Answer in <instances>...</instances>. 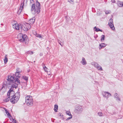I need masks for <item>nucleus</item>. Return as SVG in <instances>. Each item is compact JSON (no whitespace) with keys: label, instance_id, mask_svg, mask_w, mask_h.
<instances>
[{"label":"nucleus","instance_id":"1","mask_svg":"<svg viewBox=\"0 0 123 123\" xmlns=\"http://www.w3.org/2000/svg\"><path fill=\"white\" fill-rule=\"evenodd\" d=\"M6 83L8 88H15L16 89L20 84V81L18 78H16L14 75H11L8 76Z\"/></svg>","mask_w":123,"mask_h":123},{"label":"nucleus","instance_id":"15","mask_svg":"<svg viewBox=\"0 0 123 123\" xmlns=\"http://www.w3.org/2000/svg\"><path fill=\"white\" fill-rule=\"evenodd\" d=\"M33 33L34 35L36 37L40 38H43L42 36L41 35L37 33L36 31H34L33 32Z\"/></svg>","mask_w":123,"mask_h":123},{"label":"nucleus","instance_id":"11","mask_svg":"<svg viewBox=\"0 0 123 123\" xmlns=\"http://www.w3.org/2000/svg\"><path fill=\"white\" fill-rule=\"evenodd\" d=\"M7 86V87L6 83V84H3V85L2 87L0 90V92H5L6 91Z\"/></svg>","mask_w":123,"mask_h":123},{"label":"nucleus","instance_id":"42","mask_svg":"<svg viewBox=\"0 0 123 123\" xmlns=\"http://www.w3.org/2000/svg\"><path fill=\"white\" fill-rule=\"evenodd\" d=\"M58 42L59 43L61 46H62V45L61 44V41H60V40H58Z\"/></svg>","mask_w":123,"mask_h":123},{"label":"nucleus","instance_id":"39","mask_svg":"<svg viewBox=\"0 0 123 123\" xmlns=\"http://www.w3.org/2000/svg\"><path fill=\"white\" fill-rule=\"evenodd\" d=\"M111 13V11H107L105 12V13L106 14H108Z\"/></svg>","mask_w":123,"mask_h":123},{"label":"nucleus","instance_id":"14","mask_svg":"<svg viewBox=\"0 0 123 123\" xmlns=\"http://www.w3.org/2000/svg\"><path fill=\"white\" fill-rule=\"evenodd\" d=\"M82 111V107L79 105H77V113H81Z\"/></svg>","mask_w":123,"mask_h":123},{"label":"nucleus","instance_id":"22","mask_svg":"<svg viewBox=\"0 0 123 123\" xmlns=\"http://www.w3.org/2000/svg\"><path fill=\"white\" fill-rule=\"evenodd\" d=\"M23 7L20 6L17 12L18 14H19L21 12Z\"/></svg>","mask_w":123,"mask_h":123},{"label":"nucleus","instance_id":"20","mask_svg":"<svg viewBox=\"0 0 123 123\" xmlns=\"http://www.w3.org/2000/svg\"><path fill=\"white\" fill-rule=\"evenodd\" d=\"M117 5L120 7H123V2L118 1L117 2Z\"/></svg>","mask_w":123,"mask_h":123},{"label":"nucleus","instance_id":"8","mask_svg":"<svg viewBox=\"0 0 123 123\" xmlns=\"http://www.w3.org/2000/svg\"><path fill=\"white\" fill-rule=\"evenodd\" d=\"M102 94L104 97L107 99L111 96L110 93L108 92H102Z\"/></svg>","mask_w":123,"mask_h":123},{"label":"nucleus","instance_id":"19","mask_svg":"<svg viewBox=\"0 0 123 123\" xmlns=\"http://www.w3.org/2000/svg\"><path fill=\"white\" fill-rule=\"evenodd\" d=\"M20 96V93L19 92H18L15 93V98H18L19 99V98Z\"/></svg>","mask_w":123,"mask_h":123},{"label":"nucleus","instance_id":"17","mask_svg":"<svg viewBox=\"0 0 123 123\" xmlns=\"http://www.w3.org/2000/svg\"><path fill=\"white\" fill-rule=\"evenodd\" d=\"M35 21V19L34 18H31L28 21V22L30 25L33 24Z\"/></svg>","mask_w":123,"mask_h":123},{"label":"nucleus","instance_id":"31","mask_svg":"<svg viewBox=\"0 0 123 123\" xmlns=\"http://www.w3.org/2000/svg\"><path fill=\"white\" fill-rule=\"evenodd\" d=\"M66 113L67 115L69 116H72L70 111H66Z\"/></svg>","mask_w":123,"mask_h":123},{"label":"nucleus","instance_id":"5","mask_svg":"<svg viewBox=\"0 0 123 123\" xmlns=\"http://www.w3.org/2000/svg\"><path fill=\"white\" fill-rule=\"evenodd\" d=\"M20 27L21 30L27 31L29 30L31 28V25L29 23L24 22L23 25H20Z\"/></svg>","mask_w":123,"mask_h":123},{"label":"nucleus","instance_id":"27","mask_svg":"<svg viewBox=\"0 0 123 123\" xmlns=\"http://www.w3.org/2000/svg\"><path fill=\"white\" fill-rule=\"evenodd\" d=\"M43 66L45 71V72H47L48 71V68L45 66V65L44 64H43Z\"/></svg>","mask_w":123,"mask_h":123},{"label":"nucleus","instance_id":"28","mask_svg":"<svg viewBox=\"0 0 123 123\" xmlns=\"http://www.w3.org/2000/svg\"><path fill=\"white\" fill-rule=\"evenodd\" d=\"M105 36L104 35H102L101 37V41H104L105 40Z\"/></svg>","mask_w":123,"mask_h":123},{"label":"nucleus","instance_id":"2","mask_svg":"<svg viewBox=\"0 0 123 123\" xmlns=\"http://www.w3.org/2000/svg\"><path fill=\"white\" fill-rule=\"evenodd\" d=\"M30 2L31 4H32L31 10L32 13L35 14L36 13L38 14L40 12V4L39 2L37 1H36L35 5L33 0H31Z\"/></svg>","mask_w":123,"mask_h":123},{"label":"nucleus","instance_id":"18","mask_svg":"<svg viewBox=\"0 0 123 123\" xmlns=\"http://www.w3.org/2000/svg\"><path fill=\"white\" fill-rule=\"evenodd\" d=\"M114 96L116 98V100L117 101H120V99L119 97L118 94L117 93H115L114 94Z\"/></svg>","mask_w":123,"mask_h":123},{"label":"nucleus","instance_id":"41","mask_svg":"<svg viewBox=\"0 0 123 123\" xmlns=\"http://www.w3.org/2000/svg\"><path fill=\"white\" fill-rule=\"evenodd\" d=\"M111 2L112 3H116V1L115 0H111Z\"/></svg>","mask_w":123,"mask_h":123},{"label":"nucleus","instance_id":"30","mask_svg":"<svg viewBox=\"0 0 123 123\" xmlns=\"http://www.w3.org/2000/svg\"><path fill=\"white\" fill-rule=\"evenodd\" d=\"M10 98H10L9 96H7V98L5 99L4 101L5 102H6L8 101L10 99Z\"/></svg>","mask_w":123,"mask_h":123},{"label":"nucleus","instance_id":"6","mask_svg":"<svg viewBox=\"0 0 123 123\" xmlns=\"http://www.w3.org/2000/svg\"><path fill=\"white\" fill-rule=\"evenodd\" d=\"M14 88H9L10 89L7 93V95L9 96L10 98H11L13 97H15V92L13 91Z\"/></svg>","mask_w":123,"mask_h":123},{"label":"nucleus","instance_id":"7","mask_svg":"<svg viewBox=\"0 0 123 123\" xmlns=\"http://www.w3.org/2000/svg\"><path fill=\"white\" fill-rule=\"evenodd\" d=\"M91 64L93 66H94L95 68H97L100 71L103 70L102 67L100 65L98 64L97 63L95 62H92Z\"/></svg>","mask_w":123,"mask_h":123},{"label":"nucleus","instance_id":"23","mask_svg":"<svg viewBox=\"0 0 123 123\" xmlns=\"http://www.w3.org/2000/svg\"><path fill=\"white\" fill-rule=\"evenodd\" d=\"M4 63H7L8 61V59L7 58V56L6 55L5 56V58L4 59Z\"/></svg>","mask_w":123,"mask_h":123},{"label":"nucleus","instance_id":"25","mask_svg":"<svg viewBox=\"0 0 123 123\" xmlns=\"http://www.w3.org/2000/svg\"><path fill=\"white\" fill-rule=\"evenodd\" d=\"M94 30L97 32H98V31H102L99 28L96 27V26H95L94 27Z\"/></svg>","mask_w":123,"mask_h":123},{"label":"nucleus","instance_id":"9","mask_svg":"<svg viewBox=\"0 0 123 123\" xmlns=\"http://www.w3.org/2000/svg\"><path fill=\"white\" fill-rule=\"evenodd\" d=\"M109 25L112 29L113 30L115 29V28L113 24V20L111 19H110L109 20Z\"/></svg>","mask_w":123,"mask_h":123},{"label":"nucleus","instance_id":"3","mask_svg":"<svg viewBox=\"0 0 123 123\" xmlns=\"http://www.w3.org/2000/svg\"><path fill=\"white\" fill-rule=\"evenodd\" d=\"M18 38L20 42H23L26 44H28V40L26 35H23L22 33L19 34L18 35Z\"/></svg>","mask_w":123,"mask_h":123},{"label":"nucleus","instance_id":"12","mask_svg":"<svg viewBox=\"0 0 123 123\" xmlns=\"http://www.w3.org/2000/svg\"><path fill=\"white\" fill-rule=\"evenodd\" d=\"M18 100V98H17L14 97H12L10 98V101L13 104L16 103Z\"/></svg>","mask_w":123,"mask_h":123},{"label":"nucleus","instance_id":"10","mask_svg":"<svg viewBox=\"0 0 123 123\" xmlns=\"http://www.w3.org/2000/svg\"><path fill=\"white\" fill-rule=\"evenodd\" d=\"M19 25L18 24H15L14 25H13V27L14 29L17 30H21V28H20V25Z\"/></svg>","mask_w":123,"mask_h":123},{"label":"nucleus","instance_id":"43","mask_svg":"<svg viewBox=\"0 0 123 123\" xmlns=\"http://www.w3.org/2000/svg\"><path fill=\"white\" fill-rule=\"evenodd\" d=\"M72 0H68V1L69 2H70Z\"/></svg>","mask_w":123,"mask_h":123},{"label":"nucleus","instance_id":"13","mask_svg":"<svg viewBox=\"0 0 123 123\" xmlns=\"http://www.w3.org/2000/svg\"><path fill=\"white\" fill-rule=\"evenodd\" d=\"M27 0H22L20 6L22 7L26 6L27 4Z\"/></svg>","mask_w":123,"mask_h":123},{"label":"nucleus","instance_id":"21","mask_svg":"<svg viewBox=\"0 0 123 123\" xmlns=\"http://www.w3.org/2000/svg\"><path fill=\"white\" fill-rule=\"evenodd\" d=\"M106 45V44L104 43H101L99 44V46L100 47H99V49H101L102 48H104Z\"/></svg>","mask_w":123,"mask_h":123},{"label":"nucleus","instance_id":"33","mask_svg":"<svg viewBox=\"0 0 123 123\" xmlns=\"http://www.w3.org/2000/svg\"><path fill=\"white\" fill-rule=\"evenodd\" d=\"M33 52L32 51H28L26 52V54H30L31 55L32 54H33Z\"/></svg>","mask_w":123,"mask_h":123},{"label":"nucleus","instance_id":"34","mask_svg":"<svg viewBox=\"0 0 123 123\" xmlns=\"http://www.w3.org/2000/svg\"><path fill=\"white\" fill-rule=\"evenodd\" d=\"M23 79L25 80L26 81L28 80V78L27 77L25 76H23Z\"/></svg>","mask_w":123,"mask_h":123},{"label":"nucleus","instance_id":"32","mask_svg":"<svg viewBox=\"0 0 123 123\" xmlns=\"http://www.w3.org/2000/svg\"><path fill=\"white\" fill-rule=\"evenodd\" d=\"M6 114L7 116V117L9 118L10 120H11V118H12V117L9 113L8 112L6 113Z\"/></svg>","mask_w":123,"mask_h":123},{"label":"nucleus","instance_id":"29","mask_svg":"<svg viewBox=\"0 0 123 123\" xmlns=\"http://www.w3.org/2000/svg\"><path fill=\"white\" fill-rule=\"evenodd\" d=\"M20 72H16L15 73V76L17 77H19L20 76L19 73Z\"/></svg>","mask_w":123,"mask_h":123},{"label":"nucleus","instance_id":"37","mask_svg":"<svg viewBox=\"0 0 123 123\" xmlns=\"http://www.w3.org/2000/svg\"><path fill=\"white\" fill-rule=\"evenodd\" d=\"M70 117H68L66 119V121H68L69 120L71 119L72 118V116H70Z\"/></svg>","mask_w":123,"mask_h":123},{"label":"nucleus","instance_id":"38","mask_svg":"<svg viewBox=\"0 0 123 123\" xmlns=\"http://www.w3.org/2000/svg\"><path fill=\"white\" fill-rule=\"evenodd\" d=\"M21 72V71L19 68H17V72Z\"/></svg>","mask_w":123,"mask_h":123},{"label":"nucleus","instance_id":"40","mask_svg":"<svg viewBox=\"0 0 123 123\" xmlns=\"http://www.w3.org/2000/svg\"><path fill=\"white\" fill-rule=\"evenodd\" d=\"M4 110H5V112H6V114L9 112L6 109V108H4Z\"/></svg>","mask_w":123,"mask_h":123},{"label":"nucleus","instance_id":"26","mask_svg":"<svg viewBox=\"0 0 123 123\" xmlns=\"http://www.w3.org/2000/svg\"><path fill=\"white\" fill-rule=\"evenodd\" d=\"M12 122L13 123H18V122L15 119H13L12 117L11 118V120Z\"/></svg>","mask_w":123,"mask_h":123},{"label":"nucleus","instance_id":"35","mask_svg":"<svg viewBox=\"0 0 123 123\" xmlns=\"http://www.w3.org/2000/svg\"><path fill=\"white\" fill-rule=\"evenodd\" d=\"M58 115L59 116V117H60L61 118H62V119H63V114H62V113H60L59 114H58Z\"/></svg>","mask_w":123,"mask_h":123},{"label":"nucleus","instance_id":"16","mask_svg":"<svg viewBox=\"0 0 123 123\" xmlns=\"http://www.w3.org/2000/svg\"><path fill=\"white\" fill-rule=\"evenodd\" d=\"M80 63L83 65H86L87 64V62L85 60V58L82 57V60L80 62Z\"/></svg>","mask_w":123,"mask_h":123},{"label":"nucleus","instance_id":"44","mask_svg":"<svg viewBox=\"0 0 123 123\" xmlns=\"http://www.w3.org/2000/svg\"><path fill=\"white\" fill-rule=\"evenodd\" d=\"M42 53H40V55L42 56Z\"/></svg>","mask_w":123,"mask_h":123},{"label":"nucleus","instance_id":"24","mask_svg":"<svg viewBox=\"0 0 123 123\" xmlns=\"http://www.w3.org/2000/svg\"><path fill=\"white\" fill-rule=\"evenodd\" d=\"M58 106L57 105H54V110L55 112L57 111V110L58 109Z\"/></svg>","mask_w":123,"mask_h":123},{"label":"nucleus","instance_id":"4","mask_svg":"<svg viewBox=\"0 0 123 123\" xmlns=\"http://www.w3.org/2000/svg\"><path fill=\"white\" fill-rule=\"evenodd\" d=\"M25 103L27 105L29 106H32L33 104V100L32 96H27L25 97Z\"/></svg>","mask_w":123,"mask_h":123},{"label":"nucleus","instance_id":"36","mask_svg":"<svg viewBox=\"0 0 123 123\" xmlns=\"http://www.w3.org/2000/svg\"><path fill=\"white\" fill-rule=\"evenodd\" d=\"M98 114L99 116L101 117L102 116L103 114L101 112H99L98 113Z\"/></svg>","mask_w":123,"mask_h":123}]
</instances>
